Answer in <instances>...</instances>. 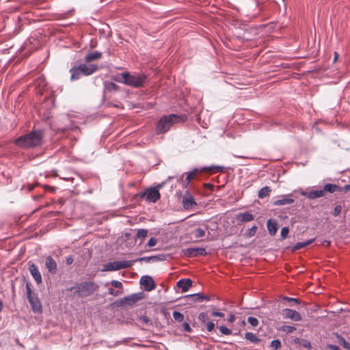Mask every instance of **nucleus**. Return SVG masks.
Instances as JSON below:
<instances>
[{"label": "nucleus", "instance_id": "nucleus-58", "mask_svg": "<svg viewBox=\"0 0 350 350\" xmlns=\"http://www.w3.org/2000/svg\"><path fill=\"white\" fill-rule=\"evenodd\" d=\"M141 319H142V321L145 323H148L149 322V319L147 317H142L141 318Z\"/></svg>", "mask_w": 350, "mask_h": 350}, {"label": "nucleus", "instance_id": "nucleus-41", "mask_svg": "<svg viewBox=\"0 0 350 350\" xmlns=\"http://www.w3.org/2000/svg\"><path fill=\"white\" fill-rule=\"evenodd\" d=\"M205 325H206V330L208 332H211L212 331L214 330L215 329V324L214 322L211 321H207L206 323H205Z\"/></svg>", "mask_w": 350, "mask_h": 350}, {"label": "nucleus", "instance_id": "nucleus-63", "mask_svg": "<svg viewBox=\"0 0 350 350\" xmlns=\"http://www.w3.org/2000/svg\"><path fill=\"white\" fill-rule=\"evenodd\" d=\"M2 310V302L1 301H0V312Z\"/></svg>", "mask_w": 350, "mask_h": 350}, {"label": "nucleus", "instance_id": "nucleus-43", "mask_svg": "<svg viewBox=\"0 0 350 350\" xmlns=\"http://www.w3.org/2000/svg\"><path fill=\"white\" fill-rule=\"evenodd\" d=\"M300 345H301L302 347H304L306 349H310L312 347L310 341H308V340H305V339H301Z\"/></svg>", "mask_w": 350, "mask_h": 350}, {"label": "nucleus", "instance_id": "nucleus-7", "mask_svg": "<svg viewBox=\"0 0 350 350\" xmlns=\"http://www.w3.org/2000/svg\"><path fill=\"white\" fill-rule=\"evenodd\" d=\"M142 197L150 202H156L160 198V193L157 188H148L142 195Z\"/></svg>", "mask_w": 350, "mask_h": 350}, {"label": "nucleus", "instance_id": "nucleus-45", "mask_svg": "<svg viewBox=\"0 0 350 350\" xmlns=\"http://www.w3.org/2000/svg\"><path fill=\"white\" fill-rule=\"evenodd\" d=\"M122 293V292L120 291H118V290L116 291L111 288L109 289V294L113 296H115V297L118 296V295H121Z\"/></svg>", "mask_w": 350, "mask_h": 350}, {"label": "nucleus", "instance_id": "nucleus-13", "mask_svg": "<svg viewBox=\"0 0 350 350\" xmlns=\"http://www.w3.org/2000/svg\"><path fill=\"white\" fill-rule=\"evenodd\" d=\"M300 194L303 196L307 197L310 200H314L325 196V193L323 189L320 190H312L310 191H305L301 190Z\"/></svg>", "mask_w": 350, "mask_h": 350}, {"label": "nucleus", "instance_id": "nucleus-18", "mask_svg": "<svg viewBox=\"0 0 350 350\" xmlns=\"http://www.w3.org/2000/svg\"><path fill=\"white\" fill-rule=\"evenodd\" d=\"M70 80L76 81L79 79L83 75L82 72L81 71L79 66H75L70 69Z\"/></svg>", "mask_w": 350, "mask_h": 350}, {"label": "nucleus", "instance_id": "nucleus-19", "mask_svg": "<svg viewBox=\"0 0 350 350\" xmlns=\"http://www.w3.org/2000/svg\"><path fill=\"white\" fill-rule=\"evenodd\" d=\"M198 172L199 170L198 168H194L192 171L187 172L186 178L183 183V187H187L189 185L190 181L196 178Z\"/></svg>", "mask_w": 350, "mask_h": 350}, {"label": "nucleus", "instance_id": "nucleus-2", "mask_svg": "<svg viewBox=\"0 0 350 350\" xmlns=\"http://www.w3.org/2000/svg\"><path fill=\"white\" fill-rule=\"evenodd\" d=\"M181 121V117L176 114H170L162 116L156 126V133L163 134L168 131L170 127L175 123Z\"/></svg>", "mask_w": 350, "mask_h": 350}, {"label": "nucleus", "instance_id": "nucleus-3", "mask_svg": "<svg viewBox=\"0 0 350 350\" xmlns=\"http://www.w3.org/2000/svg\"><path fill=\"white\" fill-rule=\"evenodd\" d=\"M98 288V285L93 282H82L77 284L75 287H71L68 290L75 289V295L79 297H86L92 295Z\"/></svg>", "mask_w": 350, "mask_h": 350}, {"label": "nucleus", "instance_id": "nucleus-4", "mask_svg": "<svg viewBox=\"0 0 350 350\" xmlns=\"http://www.w3.org/2000/svg\"><path fill=\"white\" fill-rule=\"evenodd\" d=\"M26 290L27 299L32 311L36 314H41L42 312L41 303L38 299V295L33 293L29 282L26 283Z\"/></svg>", "mask_w": 350, "mask_h": 350}, {"label": "nucleus", "instance_id": "nucleus-30", "mask_svg": "<svg viewBox=\"0 0 350 350\" xmlns=\"http://www.w3.org/2000/svg\"><path fill=\"white\" fill-rule=\"evenodd\" d=\"M188 297H191L195 300L196 301L200 302L203 300H208L209 299L206 296L201 293H195L192 295H188Z\"/></svg>", "mask_w": 350, "mask_h": 350}, {"label": "nucleus", "instance_id": "nucleus-44", "mask_svg": "<svg viewBox=\"0 0 350 350\" xmlns=\"http://www.w3.org/2000/svg\"><path fill=\"white\" fill-rule=\"evenodd\" d=\"M341 211H342V206L340 205H336L334 209V212H333L334 216V217L338 216L339 214L340 213Z\"/></svg>", "mask_w": 350, "mask_h": 350}, {"label": "nucleus", "instance_id": "nucleus-21", "mask_svg": "<svg viewBox=\"0 0 350 350\" xmlns=\"http://www.w3.org/2000/svg\"><path fill=\"white\" fill-rule=\"evenodd\" d=\"M236 219L240 222H247L253 220L254 216L248 212L240 213L236 215Z\"/></svg>", "mask_w": 350, "mask_h": 350}, {"label": "nucleus", "instance_id": "nucleus-11", "mask_svg": "<svg viewBox=\"0 0 350 350\" xmlns=\"http://www.w3.org/2000/svg\"><path fill=\"white\" fill-rule=\"evenodd\" d=\"M81 71L84 76H89L94 73L98 69V66L96 64H80L79 65Z\"/></svg>", "mask_w": 350, "mask_h": 350}, {"label": "nucleus", "instance_id": "nucleus-32", "mask_svg": "<svg viewBox=\"0 0 350 350\" xmlns=\"http://www.w3.org/2000/svg\"><path fill=\"white\" fill-rule=\"evenodd\" d=\"M279 330L288 334L296 330V327L291 325H282L279 328Z\"/></svg>", "mask_w": 350, "mask_h": 350}, {"label": "nucleus", "instance_id": "nucleus-34", "mask_svg": "<svg viewBox=\"0 0 350 350\" xmlns=\"http://www.w3.org/2000/svg\"><path fill=\"white\" fill-rule=\"evenodd\" d=\"M173 318L177 322H182L184 320V315L178 311H174L172 314Z\"/></svg>", "mask_w": 350, "mask_h": 350}, {"label": "nucleus", "instance_id": "nucleus-5", "mask_svg": "<svg viewBox=\"0 0 350 350\" xmlns=\"http://www.w3.org/2000/svg\"><path fill=\"white\" fill-rule=\"evenodd\" d=\"M148 82V77L142 73L131 74L128 72L126 85L139 88L143 87Z\"/></svg>", "mask_w": 350, "mask_h": 350}, {"label": "nucleus", "instance_id": "nucleus-23", "mask_svg": "<svg viewBox=\"0 0 350 350\" xmlns=\"http://www.w3.org/2000/svg\"><path fill=\"white\" fill-rule=\"evenodd\" d=\"M102 57V53L99 51H94L89 53L85 57V61L86 62H91L94 60L99 59Z\"/></svg>", "mask_w": 350, "mask_h": 350}, {"label": "nucleus", "instance_id": "nucleus-26", "mask_svg": "<svg viewBox=\"0 0 350 350\" xmlns=\"http://www.w3.org/2000/svg\"><path fill=\"white\" fill-rule=\"evenodd\" d=\"M245 338L254 344H258L260 342V338L252 332H246Z\"/></svg>", "mask_w": 350, "mask_h": 350}, {"label": "nucleus", "instance_id": "nucleus-1", "mask_svg": "<svg viewBox=\"0 0 350 350\" xmlns=\"http://www.w3.org/2000/svg\"><path fill=\"white\" fill-rule=\"evenodd\" d=\"M43 133L40 130H34L15 139L14 143L22 148H32L42 144Z\"/></svg>", "mask_w": 350, "mask_h": 350}, {"label": "nucleus", "instance_id": "nucleus-31", "mask_svg": "<svg viewBox=\"0 0 350 350\" xmlns=\"http://www.w3.org/2000/svg\"><path fill=\"white\" fill-rule=\"evenodd\" d=\"M271 192V189L269 187L266 186L262 187L258 193V196L259 198H264L266 196H269Z\"/></svg>", "mask_w": 350, "mask_h": 350}, {"label": "nucleus", "instance_id": "nucleus-12", "mask_svg": "<svg viewBox=\"0 0 350 350\" xmlns=\"http://www.w3.org/2000/svg\"><path fill=\"white\" fill-rule=\"evenodd\" d=\"M140 284L144 286L146 291H151L156 287L153 279L148 275H143L140 279Z\"/></svg>", "mask_w": 350, "mask_h": 350}, {"label": "nucleus", "instance_id": "nucleus-14", "mask_svg": "<svg viewBox=\"0 0 350 350\" xmlns=\"http://www.w3.org/2000/svg\"><path fill=\"white\" fill-rule=\"evenodd\" d=\"M196 205L191 194L189 191H186L183 199V206L185 209H189Z\"/></svg>", "mask_w": 350, "mask_h": 350}, {"label": "nucleus", "instance_id": "nucleus-64", "mask_svg": "<svg viewBox=\"0 0 350 350\" xmlns=\"http://www.w3.org/2000/svg\"><path fill=\"white\" fill-rule=\"evenodd\" d=\"M234 157H239V158H246L245 157H243V156H238V155H234Z\"/></svg>", "mask_w": 350, "mask_h": 350}, {"label": "nucleus", "instance_id": "nucleus-49", "mask_svg": "<svg viewBox=\"0 0 350 350\" xmlns=\"http://www.w3.org/2000/svg\"><path fill=\"white\" fill-rule=\"evenodd\" d=\"M183 327L184 329V330L187 332H192V329L191 327H190L189 324L187 322H184L183 323Z\"/></svg>", "mask_w": 350, "mask_h": 350}, {"label": "nucleus", "instance_id": "nucleus-35", "mask_svg": "<svg viewBox=\"0 0 350 350\" xmlns=\"http://www.w3.org/2000/svg\"><path fill=\"white\" fill-rule=\"evenodd\" d=\"M270 347L273 350H278V349H280L281 347L280 340L279 339H275V340H272L271 342Z\"/></svg>", "mask_w": 350, "mask_h": 350}, {"label": "nucleus", "instance_id": "nucleus-47", "mask_svg": "<svg viewBox=\"0 0 350 350\" xmlns=\"http://www.w3.org/2000/svg\"><path fill=\"white\" fill-rule=\"evenodd\" d=\"M157 239L152 237V238H150V239H149V241H148V243H147V245H148V247H153V246L156 245H157Z\"/></svg>", "mask_w": 350, "mask_h": 350}, {"label": "nucleus", "instance_id": "nucleus-25", "mask_svg": "<svg viewBox=\"0 0 350 350\" xmlns=\"http://www.w3.org/2000/svg\"><path fill=\"white\" fill-rule=\"evenodd\" d=\"M323 191H324L325 193L326 191L332 193L335 191H340V188L337 185L327 183L324 185Z\"/></svg>", "mask_w": 350, "mask_h": 350}, {"label": "nucleus", "instance_id": "nucleus-8", "mask_svg": "<svg viewBox=\"0 0 350 350\" xmlns=\"http://www.w3.org/2000/svg\"><path fill=\"white\" fill-rule=\"evenodd\" d=\"M182 253L184 256L191 258L196 256H202L206 255V250L203 247H191L183 250Z\"/></svg>", "mask_w": 350, "mask_h": 350}, {"label": "nucleus", "instance_id": "nucleus-29", "mask_svg": "<svg viewBox=\"0 0 350 350\" xmlns=\"http://www.w3.org/2000/svg\"><path fill=\"white\" fill-rule=\"evenodd\" d=\"M336 338L340 345L342 346L343 348L347 350H350V343L347 342L344 337L338 334H336Z\"/></svg>", "mask_w": 350, "mask_h": 350}, {"label": "nucleus", "instance_id": "nucleus-16", "mask_svg": "<svg viewBox=\"0 0 350 350\" xmlns=\"http://www.w3.org/2000/svg\"><path fill=\"white\" fill-rule=\"evenodd\" d=\"M45 265L49 273L55 274L57 272V263L51 256L46 258Z\"/></svg>", "mask_w": 350, "mask_h": 350}, {"label": "nucleus", "instance_id": "nucleus-6", "mask_svg": "<svg viewBox=\"0 0 350 350\" xmlns=\"http://www.w3.org/2000/svg\"><path fill=\"white\" fill-rule=\"evenodd\" d=\"M135 260H122L109 262L103 265V271H118L122 269L131 267Z\"/></svg>", "mask_w": 350, "mask_h": 350}, {"label": "nucleus", "instance_id": "nucleus-17", "mask_svg": "<svg viewBox=\"0 0 350 350\" xmlns=\"http://www.w3.org/2000/svg\"><path fill=\"white\" fill-rule=\"evenodd\" d=\"M191 286L192 280L189 278L181 279L177 282V286L181 289L183 293L187 292Z\"/></svg>", "mask_w": 350, "mask_h": 350}, {"label": "nucleus", "instance_id": "nucleus-27", "mask_svg": "<svg viewBox=\"0 0 350 350\" xmlns=\"http://www.w3.org/2000/svg\"><path fill=\"white\" fill-rule=\"evenodd\" d=\"M128 72L119 73L114 77V80L118 83L126 85Z\"/></svg>", "mask_w": 350, "mask_h": 350}, {"label": "nucleus", "instance_id": "nucleus-42", "mask_svg": "<svg viewBox=\"0 0 350 350\" xmlns=\"http://www.w3.org/2000/svg\"><path fill=\"white\" fill-rule=\"evenodd\" d=\"M288 232H289V229L288 227H283L282 228L280 235H281L282 239H284L287 237Z\"/></svg>", "mask_w": 350, "mask_h": 350}, {"label": "nucleus", "instance_id": "nucleus-33", "mask_svg": "<svg viewBox=\"0 0 350 350\" xmlns=\"http://www.w3.org/2000/svg\"><path fill=\"white\" fill-rule=\"evenodd\" d=\"M193 233L196 238L199 239V238H202V237H204L205 230H203L202 228H196V230H194Z\"/></svg>", "mask_w": 350, "mask_h": 350}, {"label": "nucleus", "instance_id": "nucleus-28", "mask_svg": "<svg viewBox=\"0 0 350 350\" xmlns=\"http://www.w3.org/2000/svg\"><path fill=\"white\" fill-rule=\"evenodd\" d=\"M315 240V238H313V239H309V240H307L306 241H303V242H298L297 243L293 248V250H299V249H301L304 247H306L308 246V245L311 244L312 243H313Z\"/></svg>", "mask_w": 350, "mask_h": 350}, {"label": "nucleus", "instance_id": "nucleus-57", "mask_svg": "<svg viewBox=\"0 0 350 350\" xmlns=\"http://www.w3.org/2000/svg\"><path fill=\"white\" fill-rule=\"evenodd\" d=\"M151 258H152L151 260H153V261H158V260H163V258H161L159 256H151Z\"/></svg>", "mask_w": 350, "mask_h": 350}, {"label": "nucleus", "instance_id": "nucleus-9", "mask_svg": "<svg viewBox=\"0 0 350 350\" xmlns=\"http://www.w3.org/2000/svg\"><path fill=\"white\" fill-rule=\"evenodd\" d=\"M142 298V293H133L129 296H126L122 298L120 301V304L133 305Z\"/></svg>", "mask_w": 350, "mask_h": 350}, {"label": "nucleus", "instance_id": "nucleus-50", "mask_svg": "<svg viewBox=\"0 0 350 350\" xmlns=\"http://www.w3.org/2000/svg\"><path fill=\"white\" fill-rule=\"evenodd\" d=\"M107 88L109 90H118V85L113 83V82H109L107 86Z\"/></svg>", "mask_w": 350, "mask_h": 350}, {"label": "nucleus", "instance_id": "nucleus-20", "mask_svg": "<svg viewBox=\"0 0 350 350\" xmlns=\"http://www.w3.org/2000/svg\"><path fill=\"white\" fill-rule=\"evenodd\" d=\"M290 195H285L281 196V199L277 200L273 202L275 206H283L286 204H291L294 202V200L289 198Z\"/></svg>", "mask_w": 350, "mask_h": 350}, {"label": "nucleus", "instance_id": "nucleus-51", "mask_svg": "<svg viewBox=\"0 0 350 350\" xmlns=\"http://www.w3.org/2000/svg\"><path fill=\"white\" fill-rule=\"evenodd\" d=\"M151 260H152L151 256H146V257H142V258H137V259H136L135 260V262H137V261H146L147 262H149Z\"/></svg>", "mask_w": 350, "mask_h": 350}, {"label": "nucleus", "instance_id": "nucleus-52", "mask_svg": "<svg viewBox=\"0 0 350 350\" xmlns=\"http://www.w3.org/2000/svg\"><path fill=\"white\" fill-rule=\"evenodd\" d=\"M284 299H285V300H286L288 301H293V302H294V303H295L297 304H299V301L297 298H291V297H284Z\"/></svg>", "mask_w": 350, "mask_h": 350}, {"label": "nucleus", "instance_id": "nucleus-24", "mask_svg": "<svg viewBox=\"0 0 350 350\" xmlns=\"http://www.w3.org/2000/svg\"><path fill=\"white\" fill-rule=\"evenodd\" d=\"M224 170V167L221 165H211L209 167H204L201 169V172L210 171L211 173L215 172H223Z\"/></svg>", "mask_w": 350, "mask_h": 350}, {"label": "nucleus", "instance_id": "nucleus-59", "mask_svg": "<svg viewBox=\"0 0 350 350\" xmlns=\"http://www.w3.org/2000/svg\"><path fill=\"white\" fill-rule=\"evenodd\" d=\"M294 342L296 344H299L300 345V342H301V339H299L298 338H296L295 340H294Z\"/></svg>", "mask_w": 350, "mask_h": 350}, {"label": "nucleus", "instance_id": "nucleus-37", "mask_svg": "<svg viewBox=\"0 0 350 350\" xmlns=\"http://www.w3.org/2000/svg\"><path fill=\"white\" fill-rule=\"evenodd\" d=\"M218 328L220 332L224 335H230L232 332L231 329H229L224 325H221Z\"/></svg>", "mask_w": 350, "mask_h": 350}, {"label": "nucleus", "instance_id": "nucleus-60", "mask_svg": "<svg viewBox=\"0 0 350 350\" xmlns=\"http://www.w3.org/2000/svg\"><path fill=\"white\" fill-rule=\"evenodd\" d=\"M338 57V55L336 52L334 53V62H336L337 59Z\"/></svg>", "mask_w": 350, "mask_h": 350}, {"label": "nucleus", "instance_id": "nucleus-10", "mask_svg": "<svg viewBox=\"0 0 350 350\" xmlns=\"http://www.w3.org/2000/svg\"><path fill=\"white\" fill-rule=\"evenodd\" d=\"M282 315L284 318L289 319L295 321H299L301 320V316L298 312L289 308L282 310Z\"/></svg>", "mask_w": 350, "mask_h": 350}, {"label": "nucleus", "instance_id": "nucleus-56", "mask_svg": "<svg viewBox=\"0 0 350 350\" xmlns=\"http://www.w3.org/2000/svg\"><path fill=\"white\" fill-rule=\"evenodd\" d=\"M234 319H235L234 315L232 314H230L228 318V321L229 323H232L234 321Z\"/></svg>", "mask_w": 350, "mask_h": 350}, {"label": "nucleus", "instance_id": "nucleus-62", "mask_svg": "<svg viewBox=\"0 0 350 350\" xmlns=\"http://www.w3.org/2000/svg\"><path fill=\"white\" fill-rule=\"evenodd\" d=\"M323 245H326V246H329L330 245V241H324V243Z\"/></svg>", "mask_w": 350, "mask_h": 350}, {"label": "nucleus", "instance_id": "nucleus-53", "mask_svg": "<svg viewBox=\"0 0 350 350\" xmlns=\"http://www.w3.org/2000/svg\"><path fill=\"white\" fill-rule=\"evenodd\" d=\"M211 316L224 317V313L221 312H217V311H213V312H211Z\"/></svg>", "mask_w": 350, "mask_h": 350}, {"label": "nucleus", "instance_id": "nucleus-39", "mask_svg": "<svg viewBox=\"0 0 350 350\" xmlns=\"http://www.w3.org/2000/svg\"><path fill=\"white\" fill-rule=\"evenodd\" d=\"M247 322L252 326V327H257L258 325L259 321L258 320L254 317H249L247 318Z\"/></svg>", "mask_w": 350, "mask_h": 350}, {"label": "nucleus", "instance_id": "nucleus-38", "mask_svg": "<svg viewBox=\"0 0 350 350\" xmlns=\"http://www.w3.org/2000/svg\"><path fill=\"white\" fill-rule=\"evenodd\" d=\"M198 319L202 323L205 324L207 321H208V320L209 317L206 313L200 312L198 315Z\"/></svg>", "mask_w": 350, "mask_h": 350}, {"label": "nucleus", "instance_id": "nucleus-46", "mask_svg": "<svg viewBox=\"0 0 350 350\" xmlns=\"http://www.w3.org/2000/svg\"><path fill=\"white\" fill-rule=\"evenodd\" d=\"M126 341H127L126 339H124L123 340H118V341L115 342L113 345H111V344L107 345V347L109 348H113V347H117V346L121 345L122 343L126 342Z\"/></svg>", "mask_w": 350, "mask_h": 350}, {"label": "nucleus", "instance_id": "nucleus-15", "mask_svg": "<svg viewBox=\"0 0 350 350\" xmlns=\"http://www.w3.org/2000/svg\"><path fill=\"white\" fill-rule=\"evenodd\" d=\"M29 272H30L31 276L36 281V282L38 284H41L42 281V275H41L38 267H36V265L33 263H31V265H29Z\"/></svg>", "mask_w": 350, "mask_h": 350}, {"label": "nucleus", "instance_id": "nucleus-36", "mask_svg": "<svg viewBox=\"0 0 350 350\" xmlns=\"http://www.w3.org/2000/svg\"><path fill=\"white\" fill-rule=\"evenodd\" d=\"M147 234H148V230L146 229H144V228L139 229L137 230L136 237L137 239H144L147 236Z\"/></svg>", "mask_w": 350, "mask_h": 350}, {"label": "nucleus", "instance_id": "nucleus-54", "mask_svg": "<svg viewBox=\"0 0 350 350\" xmlns=\"http://www.w3.org/2000/svg\"><path fill=\"white\" fill-rule=\"evenodd\" d=\"M327 347L332 350H341L337 345H328Z\"/></svg>", "mask_w": 350, "mask_h": 350}, {"label": "nucleus", "instance_id": "nucleus-22", "mask_svg": "<svg viewBox=\"0 0 350 350\" xmlns=\"http://www.w3.org/2000/svg\"><path fill=\"white\" fill-rule=\"evenodd\" d=\"M267 227L269 231V233L273 236L275 234L278 230V223L275 220L269 219L267 222Z\"/></svg>", "mask_w": 350, "mask_h": 350}, {"label": "nucleus", "instance_id": "nucleus-55", "mask_svg": "<svg viewBox=\"0 0 350 350\" xmlns=\"http://www.w3.org/2000/svg\"><path fill=\"white\" fill-rule=\"evenodd\" d=\"M66 264L68 265H70L73 262V258L72 256H68L67 258H66Z\"/></svg>", "mask_w": 350, "mask_h": 350}, {"label": "nucleus", "instance_id": "nucleus-40", "mask_svg": "<svg viewBox=\"0 0 350 350\" xmlns=\"http://www.w3.org/2000/svg\"><path fill=\"white\" fill-rule=\"evenodd\" d=\"M256 230L257 226L254 225L247 230L246 235L249 237H254L256 232Z\"/></svg>", "mask_w": 350, "mask_h": 350}, {"label": "nucleus", "instance_id": "nucleus-61", "mask_svg": "<svg viewBox=\"0 0 350 350\" xmlns=\"http://www.w3.org/2000/svg\"><path fill=\"white\" fill-rule=\"evenodd\" d=\"M344 189H345V191H349L350 190V184L349 185H347L344 187Z\"/></svg>", "mask_w": 350, "mask_h": 350}, {"label": "nucleus", "instance_id": "nucleus-48", "mask_svg": "<svg viewBox=\"0 0 350 350\" xmlns=\"http://www.w3.org/2000/svg\"><path fill=\"white\" fill-rule=\"evenodd\" d=\"M111 285L115 288H122V284L118 280H112L111 282Z\"/></svg>", "mask_w": 350, "mask_h": 350}]
</instances>
